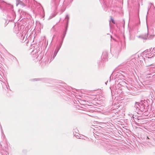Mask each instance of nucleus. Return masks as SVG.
<instances>
[{
    "label": "nucleus",
    "instance_id": "1",
    "mask_svg": "<svg viewBox=\"0 0 155 155\" xmlns=\"http://www.w3.org/2000/svg\"><path fill=\"white\" fill-rule=\"evenodd\" d=\"M19 5L21 6H24L25 4L22 2L21 1L19 0H17L16 1V6H18Z\"/></svg>",
    "mask_w": 155,
    "mask_h": 155
},
{
    "label": "nucleus",
    "instance_id": "2",
    "mask_svg": "<svg viewBox=\"0 0 155 155\" xmlns=\"http://www.w3.org/2000/svg\"><path fill=\"white\" fill-rule=\"evenodd\" d=\"M110 18H111V20L112 21V22L114 24H115V21H114V20L113 18L111 17H110Z\"/></svg>",
    "mask_w": 155,
    "mask_h": 155
},
{
    "label": "nucleus",
    "instance_id": "3",
    "mask_svg": "<svg viewBox=\"0 0 155 155\" xmlns=\"http://www.w3.org/2000/svg\"><path fill=\"white\" fill-rule=\"evenodd\" d=\"M147 138L148 139H149V137H147Z\"/></svg>",
    "mask_w": 155,
    "mask_h": 155
},
{
    "label": "nucleus",
    "instance_id": "4",
    "mask_svg": "<svg viewBox=\"0 0 155 155\" xmlns=\"http://www.w3.org/2000/svg\"><path fill=\"white\" fill-rule=\"evenodd\" d=\"M153 65L152 64H150V66H153Z\"/></svg>",
    "mask_w": 155,
    "mask_h": 155
}]
</instances>
